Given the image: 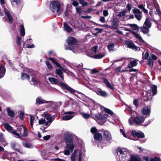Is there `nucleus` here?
<instances>
[{
	"label": "nucleus",
	"mask_w": 161,
	"mask_h": 161,
	"mask_svg": "<svg viewBox=\"0 0 161 161\" xmlns=\"http://www.w3.org/2000/svg\"><path fill=\"white\" fill-rule=\"evenodd\" d=\"M68 135L65 138L66 146L64 152V154L66 155H69L70 152H72L75 147L73 137L70 134H68Z\"/></svg>",
	"instance_id": "obj_1"
},
{
	"label": "nucleus",
	"mask_w": 161,
	"mask_h": 161,
	"mask_svg": "<svg viewBox=\"0 0 161 161\" xmlns=\"http://www.w3.org/2000/svg\"><path fill=\"white\" fill-rule=\"evenodd\" d=\"M49 59L57 67L59 68L56 70L55 73L60 76L62 81H64L63 72L65 70L53 58H49Z\"/></svg>",
	"instance_id": "obj_2"
},
{
	"label": "nucleus",
	"mask_w": 161,
	"mask_h": 161,
	"mask_svg": "<svg viewBox=\"0 0 161 161\" xmlns=\"http://www.w3.org/2000/svg\"><path fill=\"white\" fill-rule=\"evenodd\" d=\"M50 7L53 12H56L59 15L61 14L62 9L60 7V4L57 1H52L50 3Z\"/></svg>",
	"instance_id": "obj_3"
},
{
	"label": "nucleus",
	"mask_w": 161,
	"mask_h": 161,
	"mask_svg": "<svg viewBox=\"0 0 161 161\" xmlns=\"http://www.w3.org/2000/svg\"><path fill=\"white\" fill-rule=\"evenodd\" d=\"M117 153L119 155V160L120 161L125 160L127 156L129 154L127 150L125 148H118Z\"/></svg>",
	"instance_id": "obj_4"
},
{
	"label": "nucleus",
	"mask_w": 161,
	"mask_h": 161,
	"mask_svg": "<svg viewBox=\"0 0 161 161\" xmlns=\"http://www.w3.org/2000/svg\"><path fill=\"white\" fill-rule=\"evenodd\" d=\"M145 119L143 117L141 116H136L133 120V119L131 117L129 120V124L131 125H133L135 123L138 125H141L144 121Z\"/></svg>",
	"instance_id": "obj_5"
},
{
	"label": "nucleus",
	"mask_w": 161,
	"mask_h": 161,
	"mask_svg": "<svg viewBox=\"0 0 161 161\" xmlns=\"http://www.w3.org/2000/svg\"><path fill=\"white\" fill-rule=\"evenodd\" d=\"M33 71L31 69L26 68L21 74V79L22 80L29 79L30 75H32Z\"/></svg>",
	"instance_id": "obj_6"
},
{
	"label": "nucleus",
	"mask_w": 161,
	"mask_h": 161,
	"mask_svg": "<svg viewBox=\"0 0 161 161\" xmlns=\"http://www.w3.org/2000/svg\"><path fill=\"white\" fill-rule=\"evenodd\" d=\"M133 12L135 18L137 20L140 21L142 18V12L138 9L135 8L133 9Z\"/></svg>",
	"instance_id": "obj_7"
},
{
	"label": "nucleus",
	"mask_w": 161,
	"mask_h": 161,
	"mask_svg": "<svg viewBox=\"0 0 161 161\" xmlns=\"http://www.w3.org/2000/svg\"><path fill=\"white\" fill-rule=\"evenodd\" d=\"M77 40L74 37L71 36L69 37L67 40V43L68 45L65 47H73V46L77 43Z\"/></svg>",
	"instance_id": "obj_8"
},
{
	"label": "nucleus",
	"mask_w": 161,
	"mask_h": 161,
	"mask_svg": "<svg viewBox=\"0 0 161 161\" xmlns=\"http://www.w3.org/2000/svg\"><path fill=\"white\" fill-rule=\"evenodd\" d=\"M64 114L66 115L64 116L62 119L63 120H67L71 119L74 116L75 113L73 112L69 111L64 113Z\"/></svg>",
	"instance_id": "obj_9"
},
{
	"label": "nucleus",
	"mask_w": 161,
	"mask_h": 161,
	"mask_svg": "<svg viewBox=\"0 0 161 161\" xmlns=\"http://www.w3.org/2000/svg\"><path fill=\"white\" fill-rule=\"evenodd\" d=\"M123 29L125 31H129L131 32L134 35L135 38L138 39L140 41L142 42H144V41L142 39V37L137 33H136V32L134 31H131L129 29L127 28L123 27Z\"/></svg>",
	"instance_id": "obj_10"
},
{
	"label": "nucleus",
	"mask_w": 161,
	"mask_h": 161,
	"mask_svg": "<svg viewBox=\"0 0 161 161\" xmlns=\"http://www.w3.org/2000/svg\"><path fill=\"white\" fill-rule=\"evenodd\" d=\"M132 135L133 136H137L141 138H143L145 136L144 134L141 131H136V130H133L132 131Z\"/></svg>",
	"instance_id": "obj_11"
},
{
	"label": "nucleus",
	"mask_w": 161,
	"mask_h": 161,
	"mask_svg": "<svg viewBox=\"0 0 161 161\" xmlns=\"http://www.w3.org/2000/svg\"><path fill=\"white\" fill-rule=\"evenodd\" d=\"M65 49L66 50H71L74 53H80L81 50L78 46L73 47H65Z\"/></svg>",
	"instance_id": "obj_12"
},
{
	"label": "nucleus",
	"mask_w": 161,
	"mask_h": 161,
	"mask_svg": "<svg viewBox=\"0 0 161 161\" xmlns=\"http://www.w3.org/2000/svg\"><path fill=\"white\" fill-rule=\"evenodd\" d=\"M4 14L8 18V20L10 23H12L13 22V19L9 11L6 8H4Z\"/></svg>",
	"instance_id": "obj_13"
},
{
	"label": "nucleus",
	"mask_w": 161,
	"mask_h": 161,
	"mask_svg": "<svg viewBox=\"0 0 161 161\" xmlns=\"http://www.w3.org/2000/svg\"><path fill=\"white\" fill-rule=\"evenodd\" d=\"M126 44L127 46V47L129 48H132L135 51H138L140 50V47H137L135 46L134 44L131 41L127 42L126 43Z\"/></svg>",
	"instance_id": "obj_14"
},
{
	"label": "nucleus",
	"mask_w": 161,
	"mask_h": 161,
	"mask_svg": "<svg viewBox=\"0 0 161 161\" xmlns=\"http://www.w3.org/2000/svg\"><path fill=\"white\" fill-rule=\"evenodd\" d=\"M153 9L156 10L155 12V16L154 17H156H156L158 16V19H157V20H158V24H161V23H160V21H159V19L161 20V12L159 9L156 8L154 6Z\"/></svg>",
	"instance_id": "obj_15"
},
{
	"label": "nucleus",
	"mask_w": 161,
	"mask_h": 161,
	"mask_svg": "<svg viewBox=\"0 0 161 161\" xmlns=\"http://www.w3.org/2000/svg\"><path fill=\"white\" fill-rule=\"evenodd\" d=\"M119 20L117 18H114L113 19L111 27L112 28L116 29L118 25Z\"/></svg>",
	"instance_id": "obj_16"
},
{
	"label": "nucleus",
	"mask_w": 161,
	"mask_h": 161,
	"mask_svg": "<svg viewBox=\"0 0 161 161\" xmlns=\"http://www.w3.org/2000/svg\"><path fill=\"white\" fill-rule=\"evenodd\" d=\"M142 114L145 115H150V108L146 106L142 110Z\"/></svg>",
	"instance_id": "obj_17"
},
{
	"label": "nucleus",
	"mask_w": 161,
	"mask_h": 161,
	"mask_svg": "<svg viewBox=\"0 0 161 161\" xmlns=\"http://www.w3.org/2000/svg\"><path fill=\"white\" fill-rule=\"evenodd\" d=\"M47 101L43 99L41 97L37 98L36 100V103L37 105H40L43 103H47Z\"/></svg>",
	"instance_id": "obj_18"
},
{
	"label": "nucleus",
	"mask_w": 161,
	"mask_h": 161,
	"mask_svg": "<svg viewBox=\"0 0 161 161\" xmlns=\"http://www.w3.org/2000/svg\"><path fill=\"white\" fill-rule=\"evenodd\" d=\"M60 83L61 85H62L67 90L69 91L71 93H74L75 92V90L72 88L71 87L66 85V84H64L62 82H60Z\"/></svg>",
	"instance_id": "obj_19"
},
{
	"label": "nucleus",
	"mask_w": 161,
	"mask_h": 161,
	"mask_svg": "<svg viewBox=\"0 0 161 161\" xmlns=\"http://www.w3.org/2000/svg\"><path fill=\"white\" fill-rule=\"evenodd\" d=\"M127 13V11L126 10H124L120 12L117 16L120 18H122V19L124 21L125 20L124 18L126 16V14Z\"/></svg>",
	"instance_id": "obj_20"
},
{
	"label": "nucleus",
	"mask_w": 161,
	"mask_h": 161,
	"mask_svg": "<svg viewBox=\"0 0 161 161\" xmlns=\"http://www.w3.org/2000/svg\"><path fill=\"white\" fill-rule=\"evenodd\" d=\"M152 13H153L151 11L149 12V14L150 15L151 17H152V18L153 20L158 25L157 27H158V28L161 29V23L159 24L158 25V20H157V18H156V17H154V15H153V14H152Z\"/></svg>",
	"instance_id": "obj_21"
},
{
	"label": "nucleus",
	"mask_w": 161,
	"mask_h": 161,
	"mask_svg": "<svg viewBox=\"0 0 161 161\" xmlns=\"http://www.w3.org/2000/svg\"><path fill=\"white\" fill-rule=\"evenodd\" d=\"M32 42V40L29 39L26 40L24 44V46L25 47L28 48H31L34 47V45L33 44H31Z\"/></svg>",
	"instance_id": "obj_22"
},
{
	"label": "nucleus",
	"mask_w": 161,
	"mask_h": 161,
	"mask_svg": "<svg viewBox=\"0 0 161 161\" xmlns=\"http://www.w3.org/2000/svg\"><path fill=\"white\" fill-rule=\"evenodd\" d=\"M152 25L151 21L149 17H147L144 24V25L148 28H150Z\"/></svg>",
	"instance_id": "obj_23"
},
{
	"label": "nucleus",
	"mask_w": 161,
	"mask_h": 161,
	"mask_svg": "<svg viewBox=\"0 0 161 161\" xmlns=\"http://www.w3.org/2000/svg\"><path fill=\"white\" fill-rule=\"evenodd\" d=\"M5 73V68L3 64L0 63V78H1L4 76Z\"/></svg>",
	"instance_id": "obj_24"
},
{
	"label": "nucleus",
	"mask_w": 161,
	"mask_h": 161,
	"mask_svg": "<svg viewBox=\"0 0 161 161\" xmlns=\"http://www.w3.org/2000/svg\"><path fill=\"white\" fill-rule=\"evenodd\" d=\"M137 60L134 59L131 61L128 65V67L129 68H131L134 66H136L137 64Z\"/></svg>",
	"instance_id": "obj_25"
},
{
	"label": "nucleus",
	"mask_w": 161,
	"mask_h": 161,
	"mask_svg": "<svg viewBox=\"0 0 161 161\" xmlns=\"http://www.w3.org/2000/svg\"><path fill=\"white\" fill-rule=\"evenodd\" d=\"M48 80H49L50 82L52 84H59L61 85L60 83V82H59L58 80L56 79L54 77H49L48 78Z\"/></svg>",
	"instance_id": "obj_26"
},
{
	"label": "nucleus",
	"mask_w": 161,
	"mask_h": 161,
	"mask_svg": "<svg viewBox=\"0 0 161 161\" xmlns=\"http://www.w3.org/2000/svg\"><path fill=\"white\" fill-rule=\"evenodd\" d=\"M105 55V53H100L96 54L93 56H90V57L93 58L95 59H101Z\"/></svg>",
	"instance_id": "obj_27"
},
{
	"label": "nucleus",
	"mask_w": 161,
	"mask_h": 161,
	"mask_svg": "<svg viewBox=\"0 0 161 161\" xmlns=\"http://www.w3.org/2000/svg\"><path fill=\"white\" fill-rule=\"evenodd\" d=\"M104 137L106 139L107 141H110L111 139V136L109 131H105L104 132Z\"/></svg>",
	"instance_id": "obj_28"
},
{
	"label": "nucleus",
	"mask_w": 161,
	"mask_h": 161,
	"mask_svg": "<svg viewBox=\"0 0 161 161\" xmlns=\"http://www.w3.org/2000/svg\"><path fill=\"white\" fill-rule=\"evenodd\" d=\"M11 132L16 136L15 137L17 138H19L22 139V135L21 134V133H19L18 131H17L16 130H13L11 131Z\"/></svg>",
	"instance_id": "obj_29"
},
{
	"label": "nucleus",
	"mask_w": 161,
	"mask_h": 161,
	"mask_svg": "<svg viewBox=\"0 0 161 161\" xmlns=\"http://www.w3.org/2000/svg\"><path fill=\"white\" fill-rule=\"evenodd\" d=\"M96 92L97 94L103 97H106L108 95L107 92L101 90H97Z\"/></svg>",
	"instance_id": "obj_30"
},
{
	"label": "nucleus",
	"mask_w": 161,
	"mask_h": 161,
	"mask_svg": "<svg viewBox=\"0 0 161 161\" xmlns=\"http://www.w3.org/2000/svg\"><path fill=\"white\" fill-rule=\"evenodd\" d=\"M94 136V139L97 141H100L102 140L103 138L102 134L99 133H96Z\"/></svg>",
	"instance_id": "obj_31"
},
{
	"label": "nucleus",
	"mask_w": 161,
	"mask_h": 161,
	"mask_svg": "<svg viewBox=\"0 0 161 161\" xmlns=\"http://www.w3.org/2000/svg\"><path fill=\"white\" fill-rule=\"evenodd\" d=\"M64 30L67 32H70L72 31V28L66 23H64Z\"/></svg>",
	"instance_id": "obj_32"
},
{
	"label": "nucleus",
	"mask_w": 161,
	"mask_h": 161,
	"mask_svg": "<svg viewBox=\"0 0 161 161\" xmlns=\"http://www.w3.org/2000/svg\"><path fill=\"white\" fill-rule=\"evenodd\" d=\"M103 81L106 86L109 88L113 90L114 89V87L111 85L110 82L106 79H103Z\"/></svg>",
	"instance_id": "obj_33"
},
{
	"label": "nucleus",
	"mask_w": 161,
	"mask_h": 161,
	"mask_svg": "<svg viewBox=\"0 0 161 161\" xmlns=\"http://www.w3.org/2000/svg\"><path fill=\"white\" fill-rule=\"evenodd\" d=\"M75 9L77 13L80 15L84 14V10H82V7L81 6L76 7Z\"/></svg>",
	"instance_id": "obj_34"
},
{
	"label": "nucleus",
	"mask_w": 161,
	"mask_h": 161,
	"mask_svg": "<svg viewBox=\"0 0 161 161\" xmlns=\"http://www.w3.org/2000/svg\"><path fill=\"white\" fill-rule=\"evenodd\" d=\"M19 31L20 32V34L21 36H24L25 34V28L24 25H21L19 28Z\"/></svg>",
	"instance_id": "obj_35"
},
{
	"label": "nucleus",
	"mask_w": 161,
	"mask_h": 161,
	"mask_svg": "<svg viewBox=\"0 0 161 161\" xmlns=\"http://www.w3.org/2000/svg\"><path fill=\"white\" fill-rule=\"evenodd\" d=\"M77 153V150L75 149L73 153L72 154L70 157V159L71 161H75V157Z\"/></svg>",
	"instance_id": "obj_36"
},
{
	"label": "nucleus",
	"mask_w": 161,
	"mask_h": 161,
	"mask_svg": "<svg viewBox=\"0 0 161 161\" xmlns=\"http://www.w3.org/2000/svg\"><path fill=\"white\" fill-rule=\"evenodd\" d=\"M42 115L47 120L53 119V117L51 116V115L50 114H48L47 112H44L42 114Z\"/></svg>",
	"instance_id": "obj_37"
},
{
	"label": "nucleus",
	"mask_w": 161,
	"mask_h": 161,
	"mask_svg": "<svg viewBox=\"0 0 161 161\" xmlns=\"http://www.w3.org/2000/svg\"><path fill=\"white\" fill-rule=\"evenodd\" d=\"M7 110L9 116L11 117H14L15 114L12 110H11L9 108H7Z\"/></svg>",
	"instance_id": "obj_38"
},
{
	"label": "nucleus",
	"mask_w": 161,
	"mask_h": 161,
	"mask_svg": "<svg viewBox=\"0 0 161 161\" xmlns=\"http://www.w3.org/2000/svg\"><path fill=\"white\" fill-rule=\"evenodd\" d=\"M40 83V81L37 80L35 77H32L31 79V84L35 86L37 85Z\"/></svg>",
	"instance_id": "obj_39"
},
{
	"label": "nucleus",
	"mask_w": 161,
	"mask_h": 161,
	"mask_svg": "<svg viewBox=\"0 0 161 161\" xmlns=\"http://www.w3.org/2000/svg\"><path fill=\"white\" fill-rule=\"evenodd\" d=\"M23 146L26 148H32L33 147V144L31 143H28L27 142H25L23 143Z\"/></svg>",
	"instance_id": "obj_40"
},
{
	"label": "nucleus",
	"mask_w": 161,
	"mask_h": 161,
	"mask_svg": "<svg viewBox=\"0 0 161 161\" xmlns=\"http://www.w3.org/2000/svg\"><path fill=\"white\" fill-rule=\"evenodd\" d=\"M124 64H123L121 66H119L116 68L115 69V72L116 73H117L120 71H121L122 72H124L127 71V70L126 69L127 68V67L125 69H122L121 70V68H122V66Z\"/></svg>",
	"instance_id": "obj_41"
},
{
	"label": "nucleus",
	"mask_w": 161,
	"mask_h": 161,
	"mask_svg": "<svg viewBox=\"0 0 161 161\" xmlns=\"http://www.w3.org/2000/svg\"><path fill=\"white\" fill-rule=\"evenodd\" d=\"M149 28L143 25V27H141V31L144 34H147L149 32Z\"/></svg>",
	"instance_id": "obj_42"
},
{
	"label": "nucleus",
	"mask_w": 161,
	"mask_h": 161,
	"mask_svg": "<svg viewBox=\"0 0 161 161\" xmlns=\"http://www.w3.org/2000/svg\"><path fill=\"white\" fill-rule=\"evenodd\" d=\"M3 126L8 130L11 131H12V130H13V128L7 123L4 124Z\"/></svg>",
	"instance_id": "obj_43"
},
{
	"label": "nucleus",
	"mask_w": 161,
	"mask_h": 161,
	"mask_svg": "<svg viewBox=\"0 0 161 161\" xmlns=\"http://www.w3.org/2000/svg\"><path fill=\"white\" fill-rule=\"evenodd\" d=\"M130 161H141V160L138 156H131Z\"/></svg>",
	"instance_id": "obj_44"
},
{
	"label": "nucleus",
	"mask_w": 161,
	"mask_h": 161,
	"mask_svg": "<svg viewBox=\"0 0 161 161\" xmlns=\"http://www.w3.org/2000/svg\"><path fill=\"white\" fill-rule=\"evenodd\" d=\"M22 127L23 129L24 133L22 135V137H25L27 136L28 134V131L27 128L24 125H22Z\"/></svg>",
	"instance_id": "obj_45"
},
{
	"label": "nucleus",
	"mask_w": 161,
	"mask_h": 161,
	"mask_svg": "<svg viewBox=\"0 0 161 161\" xmlns=\"http://www.w3.org/2000/svg\"><path fill=\"white\" fill-rule=\"evenodd\" d=\"M157 86L154 85L151 86V89L153 93V95H155L157 93Z\"/></svg>",
	"instance_id": "obj_46"
},
{
	"label": "nucleus",
	"mask_w": 161,
	"mask_h": 161,
	"mask_svg": "<svg viewBox=\"0 0 161 161\" xmlns=\"http://www.w3.org/2000/svg\"><path fill=\"white\" fill-rule=\"evenodd\" d=\"M81 114L82 115L83 117L85 119H88L90 117V114L87 113H81Z\"/></svg>",
	"instance_id": "obj_47"
},
{
	"label": "nucleus",
	"mask_w": 161,
	"mask_h": 161,
	"mask_svg": "<svg viewBox=\"0 0 161 161\" xmlns=\"http://www.w3.org/2000/svg\"><path fill=\"white\" fill-rule=\"evenodd\" d=\"M75 26L77 28H80L82 26L81 23L79 22L78 21H75L74 24Z\"/></svg>",
	"instance_id": "obj_48"
},
{
	"label": "nucleus",
	"mask_w": 161,
	"mask_h": 161,
	"mask_svg": "<svg viewBox=\"0 0 161 161\" xmlns=\"http://www.w3.org/2000/svg\"><path fill=\"white\" fill-rule=\"evenodd\" d=\"M129 25L134 30L136 31L138 29V27L137 25L135 24H129Z\"/></svg>",
	"instance_id": "obj_49"
},
{
	"label": "nucleus",
	"mask_w": 161,
	"mask_h": 161,
	"mask_svg": "<svg viewBox=\"0 0 161 161\" xmlns=\"http://www.w3.org/2000/svg\"><path fill=\"white\" fill-rule=\"evenodd\" d=\"M0 142H2L1 144H2V145L5 146L6 145L7 143L5 142H3L4 139L3 137V136L2 135H0Z\"/></svg>",
	"instance_id": "obj_50"
},
{
	"label": "nucleus",
	"mask_w": 161,
	"mask_h": 161,
	"mask_svg": "<svg viewBox=\"0 0 161 161\" xmlns=\"http://www.w3.org/2000/svg\"><path fill=\"white\" fill-rule=\"evenodd\" d=\"M104 111L106 113H108L112 115V116H113V115H114L113 114V112L109 109L105 108H104Z\"/></svg>",
	"instance_id": "obj_51"
},
{
	"label": "nucleus",
	"mask_w": 161,
	"mask_h": 161,
	"mask_svg": "<svg viewBox=\"0 0 161 161\" xmlns=\"http://www.w3.org/2000/svg\"><path fill=\"white\" fill-rule=\"evenodd\" d=\"M35 120V117L34 116H31L30 118V124L31 128H32L34 121Z\"/></svg>",
	"instance_id": "obj_52"
},
{
	"label": "nucleus",
	"mask_w": 161,
	"mask_h": 161,
	"mask_svg": "<svg viewBox=\"0 0 161 161\" xmlns=\"http://www.w3.org/2000/svg\"><path fill=\"white\" fill-rule=\"evenodd\" d=\"M80 3L81 4L83 7H84L88 4V3L84 1V0H80Z\"/></svg>",
	"instance_id": "obj_53"
},
{
	"label": "nucleus",
	"mask_w": 161,
	"mask_h": 161,
	"mask_svg": "<svg viewBox=\"0 0 161 161\" xmlns=\"http://www.w3.org/2000/svg\"><path fill=\"white\" fill-rule=\"evenodd\" d=\"M46 64L49 69H53V67L51 65L50 63L48 61H46Z\"/></svg>",
	"instance_id": "obj_54"
},
{
	"label": "nucleus",
	"mask_w": 161,
	"mask_h": 161,
	"mask_svg": "<svg viewBox=\"0 0 161 161\" xmlns=\"http://www.w3.org/2000/svg\"><path fill=\"white\" fill-rule=\"evenodd\" d=\"M95 117L98 119H103V117L101 114H97L95 115Z\"/></svg>",
	"instance_id": "obj_55"
},
{
	"label": "nucleus",
	"mask_w": 161,
	"mask_h": 161,
	"mask_svg": "<svg viewBox=\"0 0 161 161\" xmlns=\"http://www.w3.org/2000/svg\"><path fill=\"white\" fill-rule=\"evenodd\" d=\"M114 45L113 44H111L109 45L108 46V48L109 51H112L113 50Z\"/></svg>",
	"instance_id": "obj_56"
},
{
	"label": "nucleus",
	"mask_w": 161,
	"mask_h": 161,
	"mask_svg": "<svg viewBox=\"0 0 161 161\" xmlns=\"http://www.w3.org/2000/svg\"><path fill=\"white\" fill-rule=\"evenodd\" d=\"M82 152L81 151L79 153V154L78 155V161H82Z\"/></svg>",
	"instance_id": "obj_57"
},
{
	"label": "nucleus",
	"mask_w": 161,
	"mask_h": 161,
	"mask_svg": "<svg viewBox=\"0 0 161 161\" xmlns=\"http://www.w3.org/2000/svg\"><path fill=\"white\" fill-rule=\"evenodd\" d=\"M47 103H48L47 106L49 107H52L54 104V102L52 101H47Z\"/></svg>",
	"instance_id": "obj_58"
},
{
	"label": "nucleus",
	"mask_w": 161,
	"mask_h": 161,
	"mask_svg": "<svg viewBox=\"0 0 161 161\" xmlns=\"http://www.w3.org/2000/svg\"><path fill=\"white\" fill-rule=\"evenodd\" d=\"M22 38L18 36L16 38V41L18 43L20 44L22 43Z\"/></svg>",
	"instance_id": "obj_59"
},
{
	"label": "nucleus",
	"mask_w": 161,
	"mask_h": 161,
	"mask_svg": "<svg viewBox=\"0 0 161 161\" xmlns=\"http://www.w3.org/2000/svg\"><path fill=\"white\" fill-rule=\"evenodd\" d=\"M19 117L20 119L21 120H23L24 119V112L23 111H21L20 112Z\"/></svg>",
	"instance_id": "obj_60"
},
{
	"label": "nucleus",
	"mask_w": 161,
	"mask_h": 161,
	"mask_svg": "<svg viewBox=\"0 0 161 161\" xmlns=\"http://www.w3.org/2000/svg\"><path fill=\"white\" fill-rule=\"evenodd\" d=\"M54 120V119H50V120H48L47 121V122L45 121V125H48L49 126L51 124V123Z\"/></svg>",
	"instance_id": "obj_61"
},
{
	"label": "nucleus",
	"mask_w": 161,
	"mask_h": 161,
	"mask_svg": "<svg viewBox=\"0 0 161 161\" xmlns=\"http://www.w3.org/2000/svg\"><path fill=\"white\" fill-rule=\"evenodd\" d=\"M149 161H161L160 159L157 157L151 158Z\"/></svg>",
	"instance_id": "obj_62"
},
{
	"label": "nucleus",
	"mask_w": 161,
	"mask_h": 161,
	"mask_svg": "<svg viewBox=\"0 0 161 161\" xmlns=\"http://www.w3.org/2000/svg\"><path fill=\"white\" fill-rule=\"evenodd\" d=\"M46 120L45 119H41L39 120V124L42 125L45 124V123Z\"/></svg>",
	"instance_id": "obj_63"
},
{
	"label": "nucleus",
	"mask_w": 161,
	"mask_h": 161,
	"mask_svg": "<svg viewBox=\"0 0 161 161\" xmlns=\"http://www.w3.org/2000/svg\"><path fill=\"white\" fill-rule=\"evenodd\" d=\"M97 48H98V47L97 46H94L92 48V51L94 52L95 53H96L97 52Z\"/></svg>",
	"instance_id": "obj_64"
}]
</instances>
